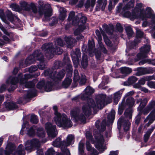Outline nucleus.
<instances>
[{"instance_id": "obj_45", "label": "nucleus", "mask_w": 155, "mask_h": 155, "mask_svg": "<svg viewBox=\"0 0 155 155\" xmlns=\"http://www.w3.org/2000/svg\"><path fill=\"white\" fill-rule=\"evenodd\" d=\"M125 30L128 37H130L133 34V31L131 27L127 26L125 28Z\"/></svg>"}, {"instance_id": "obj_48", "label": "nucleus", "mask_w": 155, "mask_h": 155, "mask_svg": "<svg viewBox=\"0 0 155 155\" xmlns=\"http://www.w3.org/2000/svg\"><path fill=\"white\" fill-rule=\"evenodd\" d=\"M30 7L34 13H36L38 12L37 6L33 2H31L29 5Z\"/></svg>"}, {"instance_id": "obj_8", "label": "nucleus", "mask_w": 155, "mask_h": 155, "mask_svg": "<svg viewBox=\"0 0 155 155\" xmlns=\"http://www.w3.org/2000/svg\"><path fill=\"white\" fill-rule=\"evenodd\" d=\"M39 5L38 12L40 15L44 14L45 18L49 17L52 15V9L51 5L48 4L44 5V2L42 1L38 2Z\"/></svg>"}, {"instance_id": "obj_40", "label": "nucleus", "mask_w": 155, "mask_h": 155, "mask_svg": "<svg viewBox=\"0 0 155 155\" xmlns=\"http://www.w3.org/2000/svg\"><path fill=\"white\" fill-rule=\"evenodd\" d=\"M81 64L82 67L84 68H86L87 65V56L84 54L82 56Z\"/></svg>"}, {"instance_id": "obj_9", "label": "nucleus", "mask_w": 155, "mask_h": 155, "mask_svg": "<svg viewBox=\"0 0 155 155\" xmlns=\"http://www.w3.org/2000/svg\"><path fill=\"white\" fill-rule=\"evenodd\" d=\"M94 136L95 139L94 143L95 147L100 151L102 152L106 149L105 147L103 145L104 141L103 136L98 133L97 134H94Z\"/></svg>"}, {"instance_id": "obj_3", "label": "nucleus", "mask_w": 155, "mask_h": 155, "mask_svg": "<svg viewBox=\"0 0 155 155\" xmlns=\"http://www.w3.org/2000/svg\"><path fill=\"white\" fill-rule=\"evenodd\" d=\"M68 20L69 21H71L73 25L78 26V28L74 31L75 35H78L80 32L85 29L84 24L86 22L87 18L85 16H82L81 14L75 16L74 12L71 11L69 14Z\"/></svg>"}, {"instance_id": "obj_17", "label": "nucleus", "mask_w": 155, "mask_h": 155, "mask_svg": "<svg viewBox=\"0 0 155 155\" xmlns=\"http://www.w3.org/2000/svg\"><path fill=\"white\" fill-rule=\"evenodd\" d=\"M97 3L95 8L96 10H99L101 7L102 10L104 11L107 4V0H98Z\"/></svg>"}, {"instance_id": "obj_62", "label": "nucleus", "mask_w": 155, "mask_h": 155, "mask_svg": "<svg viewBox=\"0 0 155 155\" xmlns=\"http://www.w3.org/2000/svg\"><path fill=\"white\" fill-rule=\"evenodd\" d=\"M99 46L102 51L104 53L106 54L107 52V51L104 47L101 42L98 43Z\"/></svg>"}, {"instance_id": "obj_13", "label": "nucleus", "mask_w": 155, "mask_h": 155, "mask_svg": "<svg viewBox=\"0 0 155 155\" xmlns=\"http://www.w3.org/2000/svg\"><path fill=\"white\" fill-rule=\"evenodd\" d=\"M150 49V46L148 45H144L140 49V53L137 55V59H135L134 61H137L146 56V54L149 52Z\"/></svg>"}, {"instance_id": "obj_25", "label": "nucleus", "mask_w": 155, "mask_h": 155, "mask_svg": "<svg viewBox=\"0 0 155 155\" xmlns=\"http://www.w3.org/2000/svg\"><path fill=\"white\" fill-rule=\"evenodd\" d=\"M60 14L59 18L62 21L64 20L65 18L66 15V11L65 9L63 7H60L59 9Z\"/></svg>"}, {"instance_id": "obj_21", "label": "nucleus", "mask_w": 155, "mask_h": 155, "mask_svg": "<svg viewBox=\"0 0 155 155\" xmlns=\"http://www.w3.org/2000/svg\"><path fill=\"white\" fill-rule=\"evenodd\" d=\"M65 40L67 45V47L70 48L74 46L76 42L75 39L70 37H65Z\"/></svg>"}, {"instance_id": "obj_26", "label": "nucleus", "mask_w": 155, "mask_h": 155, "mask_svg": "<svg viewBox=\"0 0 155 155\" xmlns=\"http://www.w3.org/2000/svg\"><path fill=\"white\" fill-rule=\"evenodd\" d=\"M123 100L124 101L125 103L126 107L127 106H128L130 107H132L134 105L135 102L134 98L131 97H128L126 99V102L125 101L124 98Z\"/></svg>"}, {"instance_id": "obj_4", "label": "nucleus", "mask_w": 155, "mask_h": 155, "mask_svg": "<svg viewBox=\"0 0 155 155\" xmlns=\"http://www.w3.org/2000/svg\"><path fill=\"white\" fill-rule=\"evenodd\" d=\"M55 48L52 43L45 44L42 47V49L44 52L46 56L51 59L55 54L59 55L63 52L62 49L58 47Z\"/></svg>"}, {"instance_id": "obj_60", "label": "nucleus", "mask_w": 155, "mask_h": 155, "mask_svg": "<svg viewBox=\"0 0 155 155\" xmlns=\"http://www.w3.org/2000/svg\"><path fill=\"white\" fill-rule=\"evenodd\" d=\"M96 34L97 36V39L98 43L101 42L102 38L101 36L99 31L97 30L96 31Z\"/></svg>"}, {"instance_id": "obj_22", "label": "nucleus", "mask_w": 155, "mask_h": 155, "mask_svg": "<svg viewBox=\"0 0 155 155\" xmlns=\"http://www.w3.org/2000/svg\"><path fill=\"white\" fill-rule=\"evenodd\" d=\"M144 7V5L141 3H137V4L134 10L137 12H140L139 14V13H136L137 14H138V16L141 15L143 12H144V10L143 8Z\"/></svg>"}, {"instance_id": "obj_58", "label": "nucleus", "mask_w": 155, "mask_h": 155, "mask_svg": "<svg viewBox=\"0 0 155 155\" xmlns=\"http://www.w3.org/2000/svg\"><path fill=\"white\" fill-rule=\"evenodd\" d=\"M115 115V111L114 110H112L108 116V118L109 120H113Z\"/></svg>"}, {"instance_id": "obj_29", "label": "nucleus", "mask_w": 155, "mask_h": 155, "mask_svg": "<svg viewBox=\"0 0 155 155\" xmlns=\"http://www.w3.org/2000/svg\"><path fill=\"white\" fill-rule=\"evenodd\" d=\"M4 104L5 107L7 109L10 110L17 108L16 105L12 102H5Z\"/></svg>"}, {"instance_id": "obj_10", "label": "nucleus", "mask_w": 155, "mask_h": 155, "mask_svg": "<svg viewBox=\"0 0 155 155\" xmlns=\"http://www.w3.org/2000/svg\"><path fill=\"white\" fill-rule=\"evenodd\" d=\"M122 4L120 3H119L116 11L117 13L120 12L124 17L130 18L131 20H134L135 19L139 18L140 17L137 16L138 14H137L136 13L133 12L132 14H131L129 11L124 12L125 10H123V9H122Z\"/></svg>"}, {"instance_id": "obj_36", "label": "nucleus", "mask_w": 155, "mask_h": 155, "mask_svg": "<svg viewBox=\"0 0 155 155\" xmlns=\"http://www.w3.org/2000/svg\"><path fill=\"white\" fill-rule=\"evenodd\" d=\"M95 1L96 0H87L84 4L85 8H88L90 6L93 8L95 4Z\"/></svg>"}, {"instance_id": "obj_57", "label": "nucleus", "mask_w": 155, "mask_h": 155, "mask_svg": "<svg viewBox=\"0 0 155 155\" xmlns=\"http://www.w3.org/2000/svg\"><path fill=\"white\" fill-rule=\"evenodd\" d=\"M80 79V77L78 75V70H75L74 71V81H77Z\"/></svg>"}, {"instance_id": "obj_24", "label": "nucleus", "mask_w": 155, "mask_h": 155, "mask_svg": "<svg viewBox=\"0 0 155 155\" xmlns=\"http://www.w3.org/2000/svg\"><path fill=\"white\" fill-rule=\"evenodd\" d=\"M86 145L87 149L88 151L91 152L90 153L91 155H97L98 154L97 152L95 149L91 147L89 142H86Z\"/></svg>"}, {"instance_id": "obj_64", "label": "nucleus", "mask_w": 155, "mask_h": 155, "mask_svg": "<svg viewBox=\"0 0 155 155\" xmlns=\"http://www.w3.org/2000/svg\"><path fill=\"white\" fill-rule=\"evenodd\" d=\"M55 43L57 45L61 46L64 45V43L62 40L61 38H58L55 41Z\"/></svg>"}, {"instance_id": "obj_47", "label": "nucleus", "mask_w": 155, "mask_h": 155, "mask_svg": "<svg viewBox=\"0 0 155 155\" xmlns=\"http://www.w3.org/2000/svg\"><path fill=\"white\" fill-rule=\"evenodd\" d=\"M25 147L27 150H30L33 149L30 140H28L26 143Z\"/></svg>"}, {"instance_id": "obj_27", "label": "nucleus", "mask_w": 155, "mask_h": 155, "mask_svg": "<svg viewBox=\"0 0 155 155\" xmlns=\"http://www.w3.org/2000/svg\"><path fill=\"white\" fill-rule=\"evenodd\" d=\"M25 153L24 147L22 144H21L19 145L16 152L13 154V155H24Z\"/></svg>"}, {"instance_id": "obj_28", "label": "nucleus", "mask_w": 155, "mask_h": 155, "mask_svg": "<svg viewBox=\"0 0 155 155\" xmlns=\"http://www.w3.org/2000/svg\"><path fill=\"white\" fill-rule=\"evenodd\" d=\"M122 94V93L120 91L117 92L114 94V102L115 104H117L121 97Z\"/></svg>"}, {"instance_id": "obj_46", "label": "nucleus", "mask_w": 155, "mask_h": 155, "mask_svg": "<svg viewBox=\"0 0 155 155\" xmlns=\"http://www.w3.org/2000/svg\"><path fill=\"white\" fill-rule=\"evenodd\" d=\"M38 135L39 137H45V133L42 127L38 128L37 130Z\"/></svg>"}, {"instance_id": "obj_54", "label": "nucleus", "mask_w": 155, "mask_h": 155, "mask_svg": "<svg viewBox=\"0 0 155 155\" xmlns=\"http://www.w3.org/2000/svg\"><path fill=\"white\" fill-rule=\"evenodd\" d=\"M64 62L66 63H67L68 66L69 68V69L70 71H71L72 70V65L70 64L69 63L70 62V60L69 58L66 56L65 57L64 59Z\"/></svg>"}, {"instance_id": "obj_33", "label": "nucleus", "mask_w": 155, "mask_h": 155, "mask_svg": "<svg viewBox=\"0 0 155 155\" xmlns=\"http://www.w3.org/2000/svg\"><path fill=\"white\" fill-rule=\"evenodd\" d=\"M146 63H148V64H151L153 65H155V59L150 60L149 59H146L142 60L139 62V65H141Z\"/></svg>"}, {"instance_id": "obj_49", "label": "nucleus", "mask_w": 155, "mask_h": 155, "mask_svg": "<svg viewBox=\"0 0 155 155\" xmlns=\"http://www.w3.org/2000/svg\"><path fill=\"white\" fill-rule=\"evenodd\" d=\"M121 72L122 73L128 74L132 72V70L130 68L124 67L121 68Z\"/></svg>"}, {"instance_id": "obj_32", "label": "nucleus", "mask_w": 155, "mask_h": 155, "mask_svg": "<svg viewBox=\"0 0 155 155\" xmlns=\"http://www.w3.org/2000/svg\"><path fill=\"white\" fill-rule=\"evenodd\" d=\"M33 149H37L40 146V143L38 140L33 139L30 140Z\"/></svg>"}, {"instance_id": "obj_59", "label": "nucleus", "mask_w": 155, "mask_h": 155, "mask_svg": "<svg viewBox=\"0 0 155 155\" xmlns=\"http://www.w3.org/2000/svg\"><path fill=\"white\" fill-rule=\"evenodd\" d=\"M61 65L62 64L60 61H56L54 63V70H56V69H58L59 68V67L61 66Z\"/></svg>"}, {"instance_id": "obj_6", "label": "nucleus", "mask_w": 155, "mask_h": 155, "mask_svg": "<svg viewBox=\"0 0 155 155\" xmlns=\"http://www.w3.org/2000/svg\"><path fill=\"white\" fill-rule=\"evenodd\" d=\"M65 72L64 70H62L57 72L56 70L53 69H48L44 72L45 76H49L50 78L55 81L61 80L64 78Z\"/></svg>"}, {"instance_id": "obj_44", "label": "nucleus", "mask_w": 155, "mask_h": 155, "mask_svg": "<svg viewBox=\"0 0 155 155\" xmlns=\"http://www.w3.org/2000/svg\"><path fill=\"white\" fill-rule=\"evenodd\" d=\"M36 127L35 126L31 127L28 131V134L30 136H33L35 134V130Z\"/></svg>"}, {"instance_id": "obj_35", "label": "nucleus", "mask_w": 155, "mask_h": 155, "mask_svg": "<svg viewBox=\"0 0 155 155\" xmlns=\"http://www.w3.org/2000/svg\"><path fill=\"white\" fill-rule=\"evenodd\" d=\"M149 73L148 70L146 68H140L138 69L137 74L138 76L147 74Z\"/></svg>"}, {"instance_id": "obj_43", "label": "nucleus", "mask_w": 155, "mask_h": 155, "mask_svg": "<svg viewBox=\"0 0 155 155\" xmlns=\"http://www.w3.org/2000/svg\"><path fill=\"white\" fill-rule=\"evenodd\" d=\"M154 127H153L151 129H150L147 131V132L144 135V141L145 142H147L148 140L150 134H151V133L153 131L154 129Z\"/></svg>"}, {"instance_id": "obj_63", "label": "nucleus", "mask_w": 155, "mask_h": 155, "mask_svg": "<svg viewBox=\"0 0 155 155\" xmlns=\"http://www.w3.org/2000/svg\"><path fill=\"white\" fill-rule=\"evenodd\" d=\"M45 81L44 80H42L39 81L37 85V87L39 89H41L45 84Z\"/></svg>"}, {"instance_id": "obj_12", "label": "nucleus", "mask_w": 155, "mask_h": 155, "mask_svg": "<svg viewBox=\"0 0 155 155\" xmlns=\"http://www.w3.org/2000/svg\"><path fill=\"white\" fill-rule=\"evenodd\" d=\"M45 127L49 137L54 138L56 136L58 132L55 128V125H52L50 123L48 122L45 124Z\"/></svg>"}, {"instance_id": "obj_56", "label": "nucleus", "mask_w": 155, "mask_h": 155, "mask_svg": "<svg viewBox=\"0 0 155 155\" xmlns=\"http://www.w3.org/2000/svg\"><path fill=\"white\" fill-rule=\"evenodd\" d=\"M136 36L137 38H141L143 37V33L139 29L136 28Z\"/></svg>"}, {"instance_id": "obj_20", "label": "nucleus", "mask_w": 155, "mask_h": 155, "mask_svg": "<svg viewBox=\"0 0 155 155\" xmlns=\"http://www.w3.org/2000/svg\"><path fill=\"white\" fill-rule=\"evenodd\" d=\"M149 120V125H150L155 120V107L150 113L148 115L147 118L144 121L147 122Z\"/></svg>"}, {"instance_id": "obj_42", "label": "nucleus", "mask_w": 155, "mask_h": 155, "mask_svg": "<svg viewBox=\"0 0 155 155\" xmlns=\"http://www.w3.org/2000/svg\"><path fill=\"white\" fill-rule=\"evenodd\" d=\"M100 31H101V33L103 35L104 37V41L107 45L110 46L111 45V44L110 40L108 39V37L104 35V32L102 30L101 28L100 29Z\"/></svg>"}, {"instance_id": "obj_1", "label": "nucleus", "mask_w": 155, "mask_h": 155, "mask_svg": "<svg viewBox=\"0 0 155 155\" xmlns=\"http://www.w3.org/2000/svg\"><path fill=\"white\" fill-rule=\"evenodd\" d=\"M94 91V90L90 86H87L84 90V94L81 96V99L85 100L87 99V103L82 108V112L78 114V111L72 110L71 112V118L76 121H80L81 123H84L86 121V117L88 116L91 113L92 109L96 110L97 108L102 109L105 105L112 102L111 99L107 103L105 101L106 95L104 94H100L97 98L96 104L94 100L91 98H88V96L91 95Z\"/></svg>"}, {"instance_id": "obj_5", "label": "nucleus", "mask_w": 155, "mask_h": 155, "mask_svg": "<svg viewBox=\"0 0 155 155\" xmlns=\"http://www.w3.org/2000/svg\"><path fill=\"white\" fill-rule=\"evenodd\" d=\"M36 60L40 61V64L38 65V68L41 70H43L45 67V62H44L43 55L41 53L40 51H35L34 53L30 55L26 59V61L29 64L34 63Z\"/></svg>"}, {"instance_id": "obj_31", "label": "nucleus", "mask_w": 155, "mask_h": 155, "mask_svg": "<svg viewBox=\"0 0 155 155\" xmlns=\"http://www.w3.org/2000/svg\"><path fill=\"white\" fill-rule=\"evenodd\" d=\"M74 137L71 134L69 135L67 137V141H64V146L66 147L70 145L71 143L73 142Z\"/></svg>"}, {"instance_id": "obj_18", "label": "nucleus", "mask_w": 155, "mask_h": 155, "mask_svg": "<svg viewBox=\"0 0 155 155\" xmlns=\"http://www.w3.org/2000/svg\"><path fill=\"white\" fill-rule=\"evenodd\" d=\"M134 0H123V3L125 6L123 8V10L133 8L134 6Z\"/></svg>"}, {"instance_id": "obj_34", "label": "nucleus", "mask_w": 155, "mask_h": 155, "mask_svg": "<svg viewBox=\"0 0 155 155\" xmlns=\"http://www.w3.org/2000/svg\"><path fill=\"white\" fill-rule=\"evenodd\" d=\"M147 101L148 100L146 98H144L142 100L138 107V111L140 112H141L143 109L147 104Z\"/></svg>"}, {"instance_id": "obj_37", "label": "nucleus", "mask_w": 155, "mask_h": 155, "mask_svg": "<svg viewBox=\"0 0 155 155\" xmlns=\"http://www.w3.org/2000/svg\"><path fill=\"white\" fill-rule=\"evenodd\" d=\"M72 79L70 78H68L65 79L63 82L62 86L64 88H67L71 84Z\"/></svg>"}, {"instance_id": "obj_39", "label": "nucleus", "mask_w": 155, "mask_h": 155, "mask_svg": "<svg viewBox=\"0 0 155 155\" xmlns=\"http://www.w3.org/2000/svg\"><path fill=\"white\" fill-rule=\"evenodd\" d=\"M133 111L131 108L126 109L124 113V115L125 117L129 119L132 118Z\"/></svg>"}, {"instance_id": "obj_41", "label": "nucleus", "mask_w": 155, "mask_h": 155, "mask_svg": "<svg viewBox=\"0 0 155 155\" xmlns=\"http://www.w3.org/2000/svg\"><path fill=\"white\" fill-rule=\"evenodd\" d=\"M125 107L126 105L124 101L122 100V102L119 105L118 113L119 114L121 115L122 114Z\"/></svg>"}, {"instance_id": "obj_61", "label": "nucleus", "mask_w": 155, "mask_h": 155, "mask_svg": "<svg viewBox=\"0 0 155 155\" xmlns=\"http://www.w3.org/2000/svg\"><path fill=\"white\" fill-rule=\"evenodd\" d=\"M55 153V152L53 148H49L45 153L46 155H53Z\"/></svg>"}, {"instance_id": "obj_11", "label": "nucleus", "mask_w": 155, "mask_h": 155, "mask_svg": "<svg viewBox=\"0 0 155 155\" xmlns=\"http://www.w3.org/2000/svg\"><path fill=\"white\" fill-rule=\"evenodd\" d=\"M139 18L142 20H146L147 18H152L153 23H155V15L153 13V11L150 7H147L145 12L144 10L141 15L139 16Z\"/></svg>"}, {"instance_id": "obj_2", "label": "nucleus", "mask_w": 155, "mask_h": 155, "mask_svg": "<svg viewBox=\"0 0 155 155\" xmlns=\"http://www.w3.org/2000/svg\"><path fill=\"white\" fill-rule=\"evenodd\" d=\"M22 77V74H20L18 75V78L13 77H10L6 81V85H2L0 88V93L4 91L6 88H8L9 91H13L17 87L16 84L18 82V80L20 79V83L22 85L24 84V86L26 88H30L34 86L36 83V81L33 80L32 81L27 82V79L31 78V76L29 74H25L24 77Z\"/></svg>"}, {"instance_id": "obj_7", "label": "nucleus", "mask_w": 155, "mask_h": 155, "mask_svg": "<svg viewBox=\"0 0 155 155\" xmlns=\"http://www.w3.org/2000/svg\"><path fill=\"white\" fill-rule=\"evenodd\" d=\"M54 121L57 125L59 127L67 128L70 127L72 126V123L71 120L64 114H62L61 116L58 118H55Z\"/></svg>"}, {"instance_id": "obj_53", "label": "nucleus", "mask_w": 155, "mask_h": 155, "mask_svg": "<svg viewBox=\"0 0 155 155\" xmlns=\"http://www.w3.org/2000/svg\"><path fill=\"white\" fill-rule=\"evenodd\" d=\"M52 84L51 83L48 82L45 87V90L47 92H50L52 90Z\"/></svg>"}, {"instance_id": "obj_15", "label": "nucleus", "mask_w": 155, "mask_h": 155, "mask_svg": "<svg viewBox=\"0 0 155 155\" xmlns=\"http://www.w3.org/2000/svg\"><path fill=\"white\" fill-rule=\"evenodd\" d=\"M71 55L72 59L75 67H77L79 64V60L81 58L80 50L79 49H76L75 52H73Z\"/></svg>"}, {"instance_id": "obj_50", "label": "nucleus", "mask_w": 155, "mask_h": 155, "mask_svg": "<svg viewBox=\"0 0 155 155\" xmlns=\"http://www.w3.org/2000/svg\"><path fill=\"white\" fill-rule=\"evenodd\" d=\"M137 80V78L136 77L132 76L128 79V82L129 84H131L136 82Z\"/></svg>"}, {"instance_id": "obj_19", "label": "nucleus", "mask_w": 155, "mask_h": 155, "mask_svg": "<svg viewBox=\"0 0 155 155\" xmlns=\"http://www.w3.org/2000/svg\"><path fill=\"white\" fill-rule=\"evenodd\" d=\"M155 106V101L152 100L150 102L147 106L143 110V113L144 115H147L149 111Z\"/></svg>"}, {"instance_id": "obj_51", "label": "nucleus", "mask_w": 155, "mask_h": 155, "mask_svg": "<svg viewBox=\"0 0 155 155\" xmlns=\"http://www.w3.org/2000/svg\"><path fill=\"white\" fill-rule=\"evenodd\" d=\"M57 106H55L53 107V109L54 111L55 117H54V120H55V118H58L62 115L60 113H59L57 111Z\"/></svg>"}, {"instance_id": "obj_55", "label": "nucleus", "mask_w": 155, "mask_h": 155, "mask_svg": "<svg viewBox=\"0 0 155 155\" xmlns=\"http://www.w3.org/2000/svg\"><path fill=\"white\" fill-rule=\"evenodd\" d=\"M31 122L34 124H37L38 122L37 117L34 115H32L31 117Z\"/></svg>"}, {"instance_id": "obj_14", "label": "nucleus", "mask_w": 155, "mask_h": 155, "mask_svg": "<svg viewBox=\"0 0 155 155\" xmlns=\"http://www.w3.org/2000/svg\"><path fill=\"white\" fill-rule=\"evenodd\" d=\"M118 128L120 129L119 126H122L125 131H127L129 129L130 127V123L128 120H124L123 117H121L118 120L117 122Z\"/></svg>"}, {"instance_id": "obj_30", "label": "nucleus", "mask_w": 155, "mask_h": 155, "mask_svg": "<svg viewBox=\"0 0 155 155\" xmlns=\"http://www.w3.org/2000/svg\"><path fill=\"white\" fill-rule=\"evenodd\" d=\"M15 149V146L14 144L12 143H9L6 146L5 151L9 153H12Z\"/></svg>"}, {"instance_id": "obj_38", "label": "nucleus", "mask_w": 155, "mask_h": 155, "mask_svg": "<svg viewBox=\"0 0 155 155\" xmlns=\"http://www.w3.org/2000/svg\"><path fill=\"white\" fill-rule=\"evenodd\" d=\"M10 7L13 11L18 12H21V8L19 5L13 3L10 5Z\"/></svg>"}, {"instance_id": "obj_52", "label": "nucleus", "mask_w": 155, "mask_h": 155, "mask_svg": "<svg viewBox=\"0 0 155 155\" xmlns=\"http://www.w3.org/2000/svg\"><path fill=\"white\" fill-rule=\"evenodd\" d=\"M84 144L81 142H80L79 145L78 149L79 151V153L81 155H83L84 154Z\"/></svg>"}, {"instance_id": "obj_16", "label": "nucleus", "mask_w": 155, "mask_h": 155, "mask_svg": "<svg viewBox=\"0 0 155 155\" xmlns=\"http://www.w3.org/2000/svg\"><path fill=\"white\" fill-rule=\"evenodd\" d=\"M61 139L60 137H58L53 142V145L55 147H60L62 151L64 150H68L64 146V141L62 142L61 141Z\"/></svg>"}, {"instance_id": "obj_23", "label": "nucleus", "mask_w": 155, "mask_h": 155, "mask_svg": "<svg viewBox=\"0 0 155 155\" xmlns=\"http://www.w3.org/2000/svg\"><path fill=\"white\" fill-rule=\"evenodd\" d=\"M20 7L21 8V11L23 10H24L29 11L30 8L28 7V4L24 0H21L19 2Z\"/></svg>"}]
</instances>
